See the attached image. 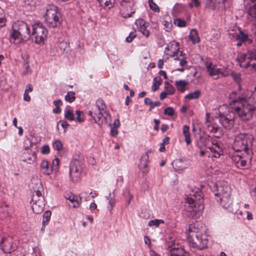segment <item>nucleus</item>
Here are the masks:
<instances>
[{
  "label": "nucleus",
  "mask_w": 256,
  "mask_h": 256,
  "mask_svg": "<svg viewBox=\"0 0 256 256\" xmlns=\"http://www.w3.org/2000/svg\"><path fill=\"white\" fill-rule=\"evenodd\" d=\"M169 128V126L168 124H162L161 126V130L162 132H166Z\"/></svg>",
  "instance_id": "nucleus-62"
},
{
  "label": "nucleus",
  "mask_w": 256,
  "mask_h": 256,
  "mask_svg": "<svg viewBox=\"0 0 256 256\" xmlns=\"http://www.w3.org/2000/svg\"><path fill=\"white\" fill-rule=\"evenodd\" d=\"M118 128L112 127L110 129V134L112 136H116L118 133V131L117 130Z\"/></svg>",
  "instance_id": "nucleus-59"
},
{
  "label": "nucleus",
  "mask_w": 256,
  "mask_h": 256,
  "mask_svg": "<svg viewBox=\"0 0 256 256\" xmlns=\"http://www.w3.org/2000/svg\"><path fill=\"white\" fill-rule=\"evenodd\" d=\"M164 114L168 116H172L174 114V109L171 107H168L164 110Z\"/></svg>",
  "instance_id": "nucleus-52"
},
{
  "label": "nucleus",
  "mask_w": 256,
  "mask_h": 256,
  "mask_svg": "<svg viewBox=\"0 0 256 256\" xmlns=\"http://www.w3.org/2000/svg\"><path fill=\"white\" fill-rule=\"evenodd\" d=\"M204 195L200 192H196L190 194L186 199V203L188 204L186 208V216L190 218L196 219L202 214L204 209Z\"/></svg>",
  "instance_id": "nucleus-2"
},
{
  "label": "nucleus",
  "mask_w": 256,
  "mask_h": 256,
  "mask_svg": "<svg viewBox=\"0 0 256 256\" xmlns=\"http://www.w3.org/2000/svg\"><path fill=\"white\" fill-rule=\"evenodd\" d=\"M252 155V154L243 153L240 156H234L232 160L238 168L247 169L250 166Z\"/></svg>",
  "instance_id": "nucleus-13"
},
{
  "label": "nucleus",
  "mask_w": 256,
  "mask_h": 256,
  "mask_svg": "<svg viewBox=\"0 0 256 256\" xmlns=\"http://www.w3.org/2000/svg\"><path fill=\"white\" fill-rule=\"evenodd\" d=\"M144 104L146 105H149L150 106V108H151V106L152 104V100L148 98H144Z\"/></svg>",
  "instance_id": "nucleus-58"
},
{
  "label": "nucleus",
  "mask_w": 256,
  "mask_h": 256,
  "mask_svg": "<svg viewBox=\"0 0 256 256\" xmlns=\"http://www.w3.org/2000/svg\"><path fill=\"white\" fill-rule=\"evenodd\" d=\"M179 44L172 40L170 42L165 48V52L172 57L176 56L178 54Z\"/></svg>",
  "instance_id": "nucleus-18"
},
{
  "label": "nucleus",
  "mask_w": 256,
  "mask_h": 256,
  "mask_svg": "<svg viewBox=\"0 0 256 256\" xmlns=\"http://www.w3.org/2000/svg\"><path fill=\"white\" fill-rule=\"evenodd\" d=\"M236 40L241 41L242 42H248V44H252V40L248 38L247 34H246L243 32L239 30V33L236 36Z\"/></svg>",
  "instance_id": "nucleus-29"
},
{
  "label": "nucleus",
  "mask_w": 256,
  "mask_h": 256,
  "mask_svg": "<svg viewBox=\"0 0 256 256\" xmlns=\"http://www.w3.org/2000/svg\"><path fill=\"white\" fill-rule=\"evenodd\" d=\"M230 74V70L228 68H218V74H216V75L218 76L216 78H218L220 76L226 77L228 76Z\"/></svg>",
  "instance_id": "nucleus-39"
},
{
  "label": "nucleus",
  "mask_w": 256,
  "mask_h": 256,
  "mask_svg": "<svg viewBox=\"0 0 256 256\" xmlns=\"http://www.w3.org/2000/svg\"><path fill=\"white\" fill-rule=\"evenodd\" d=\"M149 151L142 154L140 158L139 167L140 169L146 168L148 166L149 162Z\"/></svg>",
  "instance_id": "nucleus-27"
},
{
  "label": "nucleus",
  "mask_w": 256,
  "mask_h": 256,
  "mask_svg": "<svg viewBox=\"0 0 256 256\" xmlns=\"http://www.w3.org/2000/svg\"><path fill=\"white\" fill-rule=\"evenodd\" d=\"M251 32L252 34L253 35L254 41L256 42V23L252 24V26L251 28Z\"/></svg>",
  "instance_id": "nucleus-56"
},
{
  "label": "nucleus",
  "mask_w": 256,
  "mask_h": 256,
  "mask_svg": "<svg viewBox=\"0 0 256 256\" xmlns=\"http://www.w3.org/2000/svg\"><path fill=\"white\" fill-rule=\"evenodd\" d=\"M211 189L216 196L218 202L224 208H228L232 204V189L226 182L221 180L216 182Z\"/></svg>",
  "instance_id": "nucleus-3"
},
{
  "label": "nucleus",
  "mask_w": 256,
  "mask_h": 256,
  "mask_svg": "<svg viewBox=\"0 0 256 256\" xmlns=\"http://www.w3.org/2000/svg\"><path fill=\"white\" fill-rule=\"evenodd\" d=\"M198 146L200 150V155L201 156L208 154V156L209 158H218L223 154V150L220 144L218 142L212 143V146L209 147V151H204L202 150V146L200 144V142L198 143Z\"/></svg>",
  "instance_id": "nucleus-12"
},
{
  "label": "nucleus",
  "mask_w": 256,
  "mask_h": 256,
  "mask_svg": "<svg viewBox=\"0 0 256 256\" xmlns=\"http://www.w3.org/2000/svg\"><path fill=\"white\" fill-rule=\"evenodd\" d=\"M154 122L155 124V126L154 128L155 130L158 131V126L160 124V120L157 119H154Z\"/></svg>",
  "instance_id": "nucleus-60"
},
{
  "label": "nucleus",
  "mask_w": 256,
  "mask_h": 256,
  "mask_svg": "<svg viewBox=\"0 0 256 256\" xmlns=\"http://www.w3.org/2000/svg\"><path fill=\"white\" fill-rule=\"evenodd\" d=\"M136 36V34L134 32H132L130 34L129 36L126 38V42H132L133 39Z\"/></svg>",
  "instance_id": "nucleus-53"
},
{
  "label": "nucleus",
  "mask_w": 256,
  "mask_h": 256,
  "mask_svg": "<svg viewBox=\"0 0 256 256\" xmlns=\"http://www.w3.org/2000/svg\"><path fill=\"white\" fill-rule=\"evenodd\" d=\"M51 212L49 210L45 212L43 214L42 224H46L50 220Z\"/></svg>",
  "instance_id": "nucleus-43"
},
{
  "label": "nucleus",
  "mask_w": 256,
  "mask_h": 256,
  "mask_svg": "<svg viewBox=\"0 0 256 256\" xmlns=\"http://www.w3.org/2000/svg\"><path fill=\"white\" fill-rule=\"evenodd\" d=\"M37 0H23L25 6H34Z\"/></svg>",
  "instance_id": "nucleus-54"
},
{
  "label": "nucleus",
  "mask_w": 256,
  "mask_h": 256,
  "mask_svg": "<svg viewBox=\"0 0 256 256\" xmlns=\"http://www.w3.org/2000/svg\"><path fill=\"white\" fill-rule=\"evenodd\" d=\"M23 160L27 163L30 164L36 161V155L35 152L28 150L22 155Z\"/></svg>",
  "instance_id": "nucleus-21"
},
{
  "label": "nucleus",
  "mask_w": 256,
  "mask_h": 256,
  "mask_svg": "<svg viewBox=\"0 0 256 256\" xmlns=\"http://www.w3.org/2000/svg\"><path fill=\"white\" fill-rule=\"evenodd\" d=\"M56 108L53 109L52 112L54 114H60L62 110L60 108V106H62V102L60 100H54L53 102Z\"/></svg>",
  "instance_id": "nucleus-37"
},
{
  "label": "nucleus",
  "mask_w": 256,
  "mask_h": 256,
  "mask_svg": "<svg viewBox=\"0 0 256 256\" xmlns=\"http://www.w3.org/2000/svg\"><path fill=\"white\" fill-rule=\"evenodd\" d=\"M148 4L150 8L153 11L158 12H160V8L158 5L154 3L152 0H148Z\"/></svg>",
  "instance_id": "nucleus-45"
},
{
  "label": "nucleus",
  "mask_w": 256,
  "mask_h": 256,
  "mask_svg": "<svg viewBox=\"0 0 256 256\" xmlns=\"http://www.w3.org/2000/svg\"><path fill=\"white\" fill-rule=\"evenodd\" d=\"M253 136L246 133H240L234 138L232 148L236 152H244L245 154H252Z\"/></svg>",
  "instance_id": "nucleus-6"
},
{
  "label": "nucleus",
  "mask_w": 256,
  "mask_h": 256,
  "mask_svg": "<svg viewBox=\"0 0 256 256\" xmlns=\"http://www.w3.org/2000/svg\"><path fill=\"white\" fill-rule=\"evenodd\" d=\"M30 188L32 193L30 203L38 202L40 200L44 202V197L42 192L43 191V187L40 182H32L30 184Z\"/></svg>",
  "instance_id": "nucleus-14"
},
{
  "label": "nucleus",
  "mask_w": 256,
  "mask_h": 256,
  "mask_svg": "<svg viewBox=\"0 0 256 256\" xmlns=\"http://www.w3.org/2000/svg\"><path fill=\"white\" fill-rule=\"evenodd\" d=\"M162 80L160 77H156L154 79L152 86V90L154 92L156 91L161 84Z\"/></svg>",
  "instance_id": "nucleus-38"
},
{
  "label": "nucleus",
  "mask_w": 256,
  "mask_h": 256,
  "mask_svg": "<svg viewBox=\"0 0 256 256\" xmlns=\"http://www.w3.org/2000/svg\"><path fill=\"white\" fill-rule=\"evenodd\" d=\"M204 65L207 72L211 76L218 74V68H216L215 64H213L212 62L206 61L204 62Z\"/></svg>",
  "instance_id": "nucleus-25"
},
{
  "label": "nucleus",
  "mask_w": 256,
  "mask_h": 256,
  "mask_svg": "<svg viewBox=\"0 0 256 256\" xmlns=\"http://www.w3.org/2000/svg\"><path fill=\"white\" fill-rule=\"evenodd\" d=\"M41 152L42 154H48L50 152V147L48 145H44L41 148Z\"/></svg>",
  "instance_id": "nucleus-55"
},
{
  "label": "nucleus",
  "mask_w": 256,
  "mask_h": 256,
  "mask_svg": "<svg viewBox=\"0 0 256 256\" xmlns=\"http://www.w3.org/2000/svg\"><path fill=\"white\" fill-rule=\"evenodd\" d=\"M0 244L2 250L6 254L11 253L16 248V244H14V240L10 236L2 238Z\"/></svg>",
  "instance_id": "nucleus-16"
},
{
  "label": "nucleus",
  "mask_w": 256,
  "mask_h": 256,
  "mask_svg": "<svg viewBox=\"0 0 256 256\" xmlns=\"http://www.w3.org/2000/svg\"><path fill=\"white\" fill-rule=\"evenodd\" d=\"M84 166V158L79 156L78 159L74 158L70 166V175L72 181H78Z\"/></svg>",
  "instance_id": "nucleus-10"
},
{
  "label": "nucleus",
  "mask_w": 256,
  "mask_h": 256,
  "mask_svg": "<svg viewBox=\"0 0 256 256\" xmlns=\"http://www.w3.org/2000/svg\"><path fill=\"white\" fill-rule=\"evenodd\" d=\"M188 84V82L185 80H176L175 82V85L178 91L184 92L186 89V86Z\"/></svg>",
  "instance_id": "nucleus-31"
},
{
  "label": "nucleus",
  "mask_w": 256,
  "mask_h": 256,
  "mask_svg": "<svg viewBox=\"0 0 256 256\" xmlns=\"http://www.w3.org/2000/svg\"><path fill=\"white\" fill-rule=\"evenodd\" d=\"M44 20L49 27L54 28L58 27L62 22L60 14L58 12L57 8L52 6L47 9L44 16Z\"/></svg>",
  "instance_id": "nucleus-9"
},
{
  "label": "nucleus",
  "mask_w": 256,
  "mask_h": 256,
  "mask_svg": "<svg viewBox=\"0 0 256 256\" xmlns=\"http://www.w3.org/2000/svg\"><path fill=\"white\" fill-rule=\"evenodd\" d=\"M175 60H180V64L182 67L184 66L187 64V61L186 60V58H175Z\"/></svg>",
  "instance_id": "nucleus-57"
},
{
  "label": "nucleus",
  "mask_w": 256,
  "mask_h": 256,
  "mask_svg": "<svg viewBox=\"0 0 256 256\" xmlns=\"http://www.w3.org/2000/svg\"><path fill=\"white\" fill-rule=\"evenodd\" d=\"M238 59L241 66L256 72V48L248 50L246 54L239 56Z\"/></svg>",
  "instance_id": "nucleus-7"
},
{
  "label": "nucleus",
  "mask_w": 256,
  "mask_h": 256,
  "mask_svg": "<svg viewBox=\"0 0 256 256\" xmlns=\"http://www.w3.org/2000/svg\"><path fill=\"white\" fill-rule=\"evenodd\" d=\"M76 117L74 120L77 122H82L84 121V118L81 117V116L83 114V112L78 110L76 112Z\"/></svg>",
  "instance_id": "nucleus-49"
},
{
  "label": "nucleus",
  "mask_w": 256,
  "mask_h": 256,
  "mask_svg": "<svg viewBox=\"0 0 256 256\" xmlns=\"http://www.w3.org/2000/svg\"><path fill=\"white\" fill-rule=\"evenodd\" d=\"M136 24L138 26V28L142 35L146 38L148 37L150 32L147 28L149 26V23L141 19L136 22Z\"/></svg>",
  "instance_id": "nucleus-20"
},
{
  "label": "nucleus",
  "mask_w": 256,
  "mask_h": 256,
  "mask_svg": "<svg viewBox=\"0 0 256 256\" xmlns=\"http://www.w3.org/2000/svg\"><path fill=\"white\" fill-rule=\"evenodd\" d=\"M42 172L46 175H50L52 172L51 168L49 167V164L47 160H43L40 164Z\"/></svg>",
  "instance_id": "nucleus-28"
},
{
  "label": "nucleus",
  "mask_w": 256,
  "mask_h": 256,
  "mask_svg": "<svg viewBox=\"0 0 256 256\" xmlns=\"http://www.w3.org/2000/svg\"><path fill=\"white\" fill-rule=\"evenodd\" d=\"M88 115L91 116L99 126H102L103 123L102 118L106 124L110 126L111 116L106 110V106L102 99H98L95 105L92 106L88 111Z\"/></svg>",
  "instance_id": "nucleus-5"
},
{
  "label": "nucleus",
  "mask_w": 256,
  "mask_h": 256,
  "mask_svg": "<svg viewBox=\"0 0 256 256\" xmlns=\"http://www.w3.org/2000/svg\"><path fill=\"white\" fill-rule=\"evenodd\" d=\"M189 38L193 44H198L200 41V38L198 36V32L195 29H192L190 30Z\"/></svg>",
  "instance_id": "nucleus-30"
},
{
  "label": "nucleus",
  "mask_w": 256,
  "mask_h": 256,
  "mask_svg": "<svg viewBox=\"0 0 256 256\" xmlns=\"http://www.w3.org/2000/svg\"><path fill=\"white\" fill-rule=\"evenodd\" d=\"M64 118L70 121L74 120H75V118L73 111L70 109L66 110L64 112Z\"/></svg>",
  "instance_id": "nucleus-41"
},
{
  "label": "nucleus",
  "mask_w": 256,
  "mask_h": 256,
  "mask_svg": "<svg viewBox=\"0 0 256 256\" xmlns=\"http://www.w3.org/2000/svg\"><path fill=\"white\" fill-rule=\"evenodd\" d=\"M256 109V103L253 106L244 100L235 108V111L242 120L248 121L252 118Z\"/></svg>",
  "instance_id": "nucleus-8"
},
{
  "label": "nucleus",
  "mask_w": 256,
  "mask_h": 256,
  "mask_svg": "<svg viewBox=\"0 0 256 256\" xmlns=\"http://www.w3.org/2000/svg\"><path fill=\"white\" fill-rule=\"evenodd\" d=\"M220 122L226 129H231L234 123V114L232 112L220 116Z\"/></svg>",
  "instance_id": "nucleus-17"
},
{
  "label": "nucleus",
  "mask_w": 256,
  "mask_h": 256,
  "mask_svg": "<svg viewBox=\"0 0 256 256\" xmlns=\"http://www.w3.org/2000/svg\"><path fill=\"white\" fill-rule=\"evenodd\" d=\"M200 5V2L199 0H191L190 2L188 4V7L192 8L194 7L198 8Z\"/></svg>",
  "instance_id": "nucleus-47"
},
{
  "label": "nucleus",
  "mask_w": 256,
  "mask_h": 256,
  "mask_svg": "<svg viewBox=\"0 0 256 256\" xmlns=\"http://www.w3.org/2000/svg\"><path fill=\"white\" fill-rule=\"evenodd\" d=\"M230 74L232 76L234 80V82H236L238 84H240V81H241V78H240L241 74L240 73L236 72H230Z\"/></svg>",
  "instance_id": "nucleus-44"
},
{
  "label": "nucleus",
  "mask_w": 256,
  "mask_h": 256,
  "mask_svg": "<svg viewBox=\"0 0 256 256\" xmlns=\"http://www.w3.org/2000/svg\"><path fill=\"white\" fill-rule=\"evenodd\" d=\"M174 24L179 27H184L186 26V21L181 19H176L174 22Z\"/></svg>",
  "instance_id": "nucleus-51"
},
{
  "label": "nucleus",
  "mask_w": 256,
  "mask_h": 256,
  "mask_svg": "<svg viewBox=\"0 0 256 256\" xmlns=\"http://www.w3.org/2000/svg\"><path fill=\"white\" fill-rule=\"evenodd\" d=\"M121 15L124 18L132 16V14L135 12V10L133 8L134 2L132 0H123L121 4Z\"/></svg>",
  "instance_id": "nucleus-15"
},
{
  "label": "nucleus",
  "mask_w": 256,
  "mask_h": 256,
  "mask_svg": "<svg viewBox=\"0 0 256 256\" xmlns=\"http://www.w3.org/2000/svg\"><path fill=\"white\" fill-rule=\"evenodd\" d=\"M100 6L107 7L108 8H112L116 0H98Z\"/></svg>",
  "instance_id": "nucleus-34"
},
{
  "label": "nucleus",
  "mask_w": 256,
  "mask_h": 256,
  "mask_svg": "<svg viewBox=\"0 0 256 256\" xmlns=\"http://www.w3.org/2000/svg\"><path fill=\"white\" fill-rule=\"evenodd\" d=\"M6 19L4 16H0V28L5 26Z\"/></svg>",
  "instance_id": "nucleus-61"
},
{
  "label": "nucleus",
  "mask_w": 256,
  "mask_h": 256,
  "mask_svg": "<svg viewBox=\"0 0 256 256\" xmlns=\"http://www.w3.org/2000/svg\"><path fill=\"white\" fill-rule=\"evenodd\" d=\"M64 99L69 102H72L76 100L75 92L73 91H70L67 92L65 96Z\"/></svg>",
  "instance_id": "nucleus-40"
},
{
  "label": "nucleus",
  "mask_w": 256,
  "mask_h": 256,
  "mask_svg": "<svg viewBox=\"0 0 256 256\" xmlns=\"http://www.w3.org/2000/svg\"><path fill=\"white\" fill-rule=\"evenodd\" d=\"M30 36V28L26 22L18 20L12 24L10 37L11 42L18 44L28 40Z\"/></svg>",
  "instance_id": "nucleus-4"
},
{
  "label": "nucleus",
  "mask_w": 256,
  "mask_h": 256,
  "mask_svg": "<svg viewBox=\"0 0 256 256\" xmlns=\"http://www.w3.org/2000/svg\"><path fill=\"white\" fill-rule=\"evenodd\" d=\"M164 88L168 92V94H172L175 92V89L174 87L169 84L168 82H164Z\"/></svg>",
  "instance_id": "nucleus-42"
},
{
  "label": "nucleus",
  "mask_w": 256,
  "mask_h": 256,
  "mask_svg": "<svg viewBox=\"0 0 256 256\" xmlns=\"http://www.w3.org/2000/svg\"><path fill=\"white\" fill-rule=\"evenodd\" d=\"M164 220H151L149 221V222H148V226H158L160 224H164Z\"/></svg>",
  "instance_id": "nucleus-46"
},
{
  "label": "nucleus",
  "mask_w": 256,
  "mask_h": 256,
  "mask_svg": "<svg viewBox=\"0 0 256 256\" xmlns=\"http://www.w3.org/2000/svg\"><path fill=\"white\" fill-rule=\"evenodd\" d=\"M201 224H190L186 232L187 240L190 247L199 250L207 248L208 240L204 229L200 228Z\"/></svg>",
  "instance_id": "nucleus-1"
},
{
  "label": "nucleus",
  "mask_w": 256,
  "mask_h": 256,
  "mask_svg": "<svg viewBox=\"0 0 256 256\" xmlns=\"http://www.w3.org/2000/svg\"><path fill=\"white\" fill-rule=\"evenodd\" d=\"M206 128L208 130L212 133H218V136H216V138H220L224 134L222 128L215 123L208 124Z\"/></svg>",
  "instance_id": "nucleus-22"
},
{
  "label": "nucleus",
  "mask_w": 256,
  "mask_h": 256,
  "mask_svg": "<svg viewBox=\"0 0 256 256\" xmlns=\"http://www.w3.org/2000/svg\"><path fill=\"white\" fill-rule=\"evenodd\" d=\"M172 165L174 170L177 172L184 170L188 166L186 161L182 159L174 160L172 162Z\"/></svg>",
  "instance_id": "nucleus-19"
},
{
  "label": "nucleus",
  "mask_w": 256,
  "mask_h": 256,
  "mask_svg": "<svg viewBox=\"0 0 256 256\" xmlns=\"http://www.w3.org/2000/svg\"><path fill=\"white\" fill-rule=\"evenodd\" d=\"M248 19L252 24H256V3L249 6L248 9Z\"/></svg>",
  "instance_id": "nucleus-24"
},
{
  "label": "nucleus",
  "mask_w": 256,
  "mask_h": 256,
  "mask_svg": "<svg viewBox=\"0 0 256 256\" xmlns=\"http://www.w3.org/2000/svg\"><path fill=\"white\" fill-rule=\"evenodd\" d=\"M200 94L201 92L200 90H196L186 95L185 98L188 100L198 99L200 97Z\"/></svg>",
  "instance_id": "nucleus-36"
},
{
  "label": "nucleus",
  "mask_w": 256,
  "mask_h": 256,
  "mask_svg": "<svg viewBox=\"0 0 256 256\" xmlns=\"http://www.w3.org/2000/svg\"><path fill=\"white\" fill-rule=\"evenodd\" d=\"M66 199L73 204V208H78L80 206V203L78 202V198L76 196L71 194Z\"/></svg>",
  "instance_id": "nucleus-35"
},
{
  "label": "nucleus",
  "mask_w": 256,
  "mask_h": 256,
  "mask_svg": "<svg viewBox=\"0 0 256 256\" xmlns=\"http://www.w3.org/2000/svg\"><path fill=\"white\" fill-rule=\"evenodd\" d=\"M59 122H61V126L64 129H66L69 126V124L64 120L60 121Z\"/></svg>",
  "instance_id": "nucleus-64"
},
{
  "label": "nucleus",
  "mask_w": 256,
  "mask_h": 256,
  "mask_svg": "<svg viewBox=\"0 0 256 256\" xmlns=\"http://www.w3.org/2000/svg\"><path fill=\"white\" fill-rule=\"evenodd\" d=\"M53 148L55 150H60L62 148V144L60 140H57L53 144Z\"/></svg>",
  "instance_id": "nucleus-50"
},
{
  "label": "nucleus",
  "mask_w": 256,
  "mask_h": 256,
  "mask_svg": "<svg viewBox=\"0 0 256 256\" xmlns=\"http://www.w3.org/2000/svg\"><path fill=\"white\" fill-rule=\"evenodd\" d=\"M182 134L184 136L185 142L187 146L191 143L190 134V127L186 125L184 126L182 128Z\"/></svg>",
  "instance_id": "nucleus-32"
},
{
  "label": "nucleus",
  "mask_w": 256,
  "mask_h": 256,
  "mask_svg": "<svg viewBox=\"0 0 256 256\" xmlns=\"http://www.w3.org/2000/svg\"><path fill=\"white\" fill-rule=\"evenodd\" d=\"M170 256H190V254L182 248H172Z\"/></svg>",
  "instance_id": "nucleus-26"
},
{
  "label": "nucleus",
  "mask_w": 256,
  "mask_h": 256,
  "mask_svg": "<svg viewBox=\"0 0 256 256\" xmlns=\"http://www.w3.org/2000/svg\"><path fill=\"white\" fill-rule=\"evenodd\" d=\"M59 159L58 158H56L54 160L51 166V168L52 171H56L58 169V166L59 165Z\"/></svg>",
  "instance_id": "nucleus-48"
},
{
  "label": "nucleus",
  "mask_w": 256,
  "mask_h": 256,
  "mask_svg": "<svg viewBox=\"0 0 256 256\" xmlns=\"http://www.w3.org/2000/svg\"><path fill=\"white\" fill-rule=\"evenodd\" d=\"M24 100L28 102L30 100V97L28 95V93L25 92L24 94Z\"/></svg>",
  "instance_id": "nucleus-63"
},
{
  "label": "nucleus",
  "mask_w": 256,
  "mask_h": 256,
  "mask_svg": "<svg viewBox=\"0 0 256 256\" xmlns=\"http://www.w3.org/2000/svg\"><path fill=\"white\" fill-rule=\"evenodd\" d=\"M9 216V208L6 204H3L0 206V217L4 218Z\"/></svg>",
  "instance_id": "nucleus-33"
},
{
  "label": "nucleus",
  "mask_w": 256,
  "mask_h": 256,
  "mask_svg": "<svg viewBox=\"0 0 256 256\" xmlns=\"http://www.w3.org/2000/svg\"><path fill=\"white\" fill-rule=\"evenodd\" d=\"M32 27V35L34 36L35 42L38 44L44 43L47 38L46 28L40 22L34 24Z\"/></svg>",
  "instance_id": "nucleus-11"
},
{
  "label": "nucleus",
  "mask_w": 256,
  "mask_h": 256,
  "mask_svg": "<svg viewBox=\"0 0 256 256\" xmlns=\"http://www.w3.org/2000/svg\"><path fill=\"white\" fill-rule=\"evenodd\" d=\"M31 204L32 211L34 213L39 214L44 211L45 206L44 202L40 200L38 202H32Z\"/></svg>",
  "instance_id": "nucleus-23"
}]
</instances>
